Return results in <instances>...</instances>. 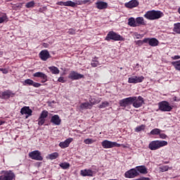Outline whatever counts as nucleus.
I'll list each match as a JSON object with an SVG mask.
<instances>
[{"instance_id": "nucleus-1", "label": "nucleus", "mask_w": 180, "mask_h": 180, "mask_svg": "<svg viewBox=\"0 0 180 180\" xmlns=\"http://www.w3.org/2000/svg\"><path fill=\"white\" fill-rule=\"evenodd\" d=\"M165 146H168L167 141H153L149 143L148 148L152 151H155V150L165 147Z\"/></svg>"}, {"instance_id": "nucleus-2", "label": "nucleus", "mask_w": 180, "mask_h": 180, "mask_svg": "<svg viewBox=\"0 0 180 180\" xmlns=\"http://www.w3.org/2000/svg\"><path fill=\"white\" fill-rule=\"evenodd\" d=\"M143 16L148 20H155V19H160L162 17V13L161 11H149Z\"/></svg>"}, {"instance_id": "nucleus-3", "label": "nucleus", "mask_w": 180, "mask_h": 180, "mask_svg": "<svg viewBox=\"0 0 180 180\" xmlns=\"http://www.w3.org/2000/svg\"><path fill=\"white\" fill-rule=\"evenodd\" d=\"M105 40H107V41H110V40H114V41H124V38L120 36V34H118L113 31H110L107 34Z\"/></svg>"}, {"instance_id": "nucleus-4", "label": "nucleus", "mask_w": 180, "mask_h": 180, "mask_svg": "<svg viewBox=\"0 0 180 180\" xmlns=\"http://www.w3.org/2000/svg\"><path fill=\"white\" fill-rule=\"evenodd\" d=\"M0 180H13L15 179V173L12 171H1Z\"/></svg>"}, {"instance_id": "nucleus-5", "label": "nucleus", "mask_w": 180, "mask_h": 180, "mask_svg": "<svg viewBox=\"0 0 180 180\" xmlns=\"http://www.w3.org/2000/svg\"><path fill=\"white\" fill-rule=\"evenodd\" d=\"M159 110L161 112H171L172 110V107L169 105V103L167 101H162L158 103Z\"/></svg>"}, {"instance_id": "nucleus-6", "label": "nucleus", "mask_w": 180, "mask_h": 180, "mask_svg": "<svg viewBox=\"0 0 180 180\" xmlns=\"http://www.w3.org/2000/svg\"><path fill=\"white\" fill-rule=\"evenodd\" d=\"M101 146L104 148H113V147H120L122 145L117 142L104 140L101 142Z\"/></svg>"}, {"instance_id": "nucleus-7", "label": "nucleus", "mask_w": 180, "mask_h": 180, "mask_svg": "<svg viewBox=\"0 0 180 180\" xmlns=\"http://www.w3.org/2000/svg\"><path fill=\"white\" fill-rule=\"evenodd\" d=\"M133 101H134V98L128 97L120 100L119 104L122 108H127V106H130V105H132Z\"/></svg>"}, {"instance_id": "nucleus-8", "label": "nucleus", "mask_w": 180, "mask_h": 180, "mask_svg": "<svg viewBox=\"0 0 180 180\" xmlns=\"http://www.w3.org/2000/svg\"><path fill=\"white\" fill-rule=\"evenodd\" d=\"M134 101H132V105L134 108H141L143 103H144V99L141 96L136 97L133 96Z\"/></svg>"}, {"instance_id": "nucleus-9", "label": "nucleus", "mask_w": 180, "mask_h": 180, "mask_svg": "<svg viewBox=\"0 0 180 180\" xmlns=\"http://www.w3.org/2000/svg\"><path fill=\"white\" fill-rule=\"evenodd\" d=\"M29 157L32 160H35L36 161H43V157H41V153L39 150H34L29 153Z\"/></svg>"}, {"instance_id": "nucleus-10", "label": "nucleus", "mask_w": 180, "mask_h": 180, "mask_svg": "<svg viewBox=\"0 0 180 180\" xmlns=\"http://www.w3.org/2000/svg\"><path fill=\"white\" fill-rule=\"evenodd\" d=\"M143 42L148 43L151 47H157L160 44V41L155 38H144Z\"/></svg>"}, {"instance_id": "nucleus-11", "label": "nucleus", "mask_w": 180, "mask_h": 180, "mask_svg": "<svg viewBox=\"0 0 180 180\" xmlns=\"http://www.w3.org/2000/svg\"><path fill=\"white\" fill-rule=\"evenodd\" d=\"M139 172H137L136 167L128 170L124 174L125 178H136V176H139Z\"/></svg>"}, {"instance_id": "nucleus-12", "label": "nucleus", "mask_w": 180, "mask_h": 180, "mask_svg": "<svg viewBox=\"0 0 180 180\" xmlns=\"http://www.w3.org/2000/svg\"><path fill=\"white\" fill-rule=\"evenodd\" d=\"M143 81H144L143 76H131L128 79L129 84H140L141 82H143Z\"/></svg>"}, {"instance_id": "nucleus-13", "label": "nucleus", "mask_w": 180, "mask_h": 180, "mask_svg": "<svg viewBox=\"0 0 180 180\" xmlns=\"http://www.w3.org/2000/svg\"><path fill=\"white\" fill-rule=\"evenodd\" d=\"M98 171V170L97 169L94 170H92V169L81 170V175L82 176H94V174H96Z\"/></svg>"}, {"instance_id": "nucleus-14", "label": "nucleus", "mask_w": 180, "mask_h": 180, "mask_svg": "<svg viewBox=\"0 0 180 180\" xmlns=\"http://www.w3.org/2000/svg\"><path fill=\"white\" fill-rule=\"evenodd\" d=\"M33 77L35 78H41V82H47V76L46 74L41 72H37L33 74Z\"/></svg>"}, {"instance_id": "nucleus-15", "label": "nucleus", "mask_w": 180, "mask_h": 180, "mask_svg": "<svg viewBox=\"0 0 180 180\" xmlns=\"http://www.w3.org/2000/svg\"><path fill=\"white\" fill-rule=\"evenodd\" d=\"M33 111H32V109H30V107L24 106L20 110L21 115H27L26 119L29 117V116H32V113Z\"/></svg>"}, {"instance_id": "nucleus-16", "label": "nucleus", "mask_w": 180, "mask_h": 180, "mask_svg": "<svg viewBox=\"0 0 180 180\" xmlns=\"http://www.w3.org/2000/svg\"><path fill=\"white\" fill-rule=\"evenodd\" d=\"M68 78H70V79H72V80L81 79V78H84V75L79 74L75 71H72L70 73Z\"/></svg>"}, {"instance_id": "nucleus-17", "label": "nucleus", "mask_w": 180, "mask_h": 180, "mask_svg": "<svg viewBox=\"0 0 180 180\" xmlns=\"http://www.w3.org/2000/svg\"><path fill=\"white\" fill-rule=\"evenodd\" d=\"M39 57L43 61H46L50 58V53L47 50H43L39 53Z\"/></svg>"}, {"instance_id": "nucleus-18", "label": "nucleus", "mask_w": 180, "mask_h": 180, "mask_svg": "<svg viewBox=\"0 0 180 180\" xmlns=\"http://www.w3.org/2000/svg\"><path fill=\"white\" fill-rule=\"evenodd\" d=\"M139 5V1L137 0H131L128 3H125L124 6L126 8H129V9H131L133 8H136V6Z\"/></svg>"}, {"instance_id": "nucleus-19", "label": "nucleus", "mask_w": 180, "mask_h": 180, "mask_svg": "<svg viewBox=\"0 0 180 180\" xmlns=\"http://www.w3.org/2000/svg\"><path fill=\"white\" fill-rule=\"evenodd\" d=\"M72 138H69L66 139L65 141L60 142L59 143V146L60 147V148H67V147H68L70 144L72 143Z\"/></svg>"}, {"instance_id": "nucleus-20", "label": "nucleus", "mask_w": 180, "mask_h": 180, "mask_svg": "<svg viewBox=\"0 0 180 180\" xmlns=\"http://www.w3.org/2000/svg\"><path fill=\"white\" fill-rule=\"evenodd\" d=\"M51 122L56 126H60V124H61V119H60V116H58V115H53L51 117Z\"/></svg>"}, {"instance_id": "nucleus-21", "label": "nucleus", "mask_w": 180, "mask_h": 180, "mask_svg": "<svg viewBox=\"0 0 180 180\" xmlns=\"http://www.w3.org/2000/svg\"><path fill=\"white\" fill-rule=\"evenodd\" d=\"M2 99H9V98H13L15 96V94L12 93L11 91H6L1 94Z\"/></svg>"}, {"instance_id": "nucleus-22", "label": "nucleus", "mask_w": 180, "mask_h": 180, "mask_svg": "<svg viewBox=\"0 0 180 180\" xmlns=\"http://www.w3.org/2000/svg\"><path fill=\"white\" fill-rule=\"evenodd\" d=\"M97 9H106L108 8V3L105 1H97L96 3Z\"/></svg>"}, {"instance_id": "nucleus-23", "label": "nucleus", "mask_w": 180, "mask_h": 180, "mask_svg": "<svg viewBox=\"0 0 180 180\" xmlns=\"http://www.w3.org/2000/svg\"><path fill=\"white\" fill-rule=\"evenodd\" d=\"M135 20L136 22V27L139 26H144L146 25L144 18L143 17H137Z\"/></svg>"}, {"instance_id": "nucleus-24", "label": "nucleus", "mask_w": 180, "mask_h": 180, "mask_svg": "<svg viewBox=\"0 0 180 180\" xmlns=\"http://www.w3.org/2000/svg\"><path fill=\"white\" fill-rule=\"evenodd\" d=\"M136 171L139 172V174H147V168L146 166H137Z\"/></svg>"}, {"instance_id": "nucleus-25", "label": "nucleus", "mask_w": 180, "mask_h": 180, "mask_svg": "<svg viewBox=\"0 0 180 180\" xmlns=\"http://www.w3.org/2000/svg\"><path fill=\"white\" fill-rule=\"evenodd\" d=\"M80 109H92V105L89 102L82 103L80 106Z\"/></svg>"}, {"instance_id": "nucleus-26", "label": "nucleus", "mask_w": 180, "mask_h": 180, "mask_svg": "<svg viewBox=\"0 0 180 180\" xmlns=\"http://www.w3.org/2000/svg\"><path fill=\"white\" fill-rule=\"evenodd\" d=\"M128 25L129 26H131V27H137V24L134 18H130L128 19Z\"/></svg>"}, {"instance_id": "nucleus-27", "label": "nucleus", "mask_w": 180, "mask_h": 180, "mask_svg": "<svg viewBox=\"0 0 180 180\" xmlns=\"http://www.w3.org/2000/svg\"><path fill=\"white\" fill-rule=\"evenodd\" d=\"M161 131H162L161 129L158 128H155L150 131V134H151L152 136H158L160 135V133H161Z\"/></svg>"}, {"instance_id": "nucleus-28", "label": "nucleus", "mask_w": 180, "mask_h": 180, "mask_svg": "<svg viewBox=\"0 0 180 180\" xmlns=\"http://www.w3.org/2000/svg\"><path fill=\"white\" fill-rule=\"evenodd\" d=\"M49 70L51 71L52 74H60V70L58 69L57 67L55 66H51L49 68Z\"/></svg>"}, {"instance_id": "nucleus-29", "label": "nucleus", "mask_w": 180, "mask_h": 180, "mask_svg": "<svg viewBox=\"0 0 180 180\" xmlns=\"http://www.w3.org/2000/svg\"><path fill=\"white\" fill-rule=\"evenodd\" d=\"M89 102H90V105H91V108H92V106H94V105H97V103H99L101 102V100L90 98H89Z\"/></svg>"}, {"instance_id": "nucleus-30", "label": "nucleus", "mask_w": 180, "mask_h": 180, "mask_svg": "<svg viewBox=\"0 0 180 180\" xmlns=\"http://www.w3.org/2000/svg\"><path fill=\"white\" fill-rule=\"evenodd\" d=\"M173 30L180 34V22L174 24Z\"/></svg>"}, {"instance_id": "nucleus-31", "label": "nucleus", "mask_w": 180, "mask_h": 180, "mask_svg": "<svg viewBox=\"0 0 180 180\" xmlns=\"http://www.w3.org/2000/svg\"><path fill=\"white\" fill-rule=\"evenodd\" d=\"M59 166L63 169H68V168H70V163H68V162H62L59 165Z\"/></svg>"}, {"instance_id": "nucleus-32", "label": "nucleus", "mask_w": 180, "mask_h": 180, "mask_svg": "<svg viewBox=\"0 0 180 180\" xmlns=\"http://www.w3.org/2000/svg\"><path fill=\"white\" fill-rule=\"evenodd\" d=\"M58 155H59L58 153L57 152L53 153L49 155V160H56L58 158Z\"/></svg>"}, {"instance_id": "nucleus-33", "label": "nucleus", "mask_w": 180, "mask_h": 180, "mask_svg": "<svg viewBox=\"0 0 180 180\" xmlns=\"http://www.w3.org/2000/svg\"><path fill=\"white\" fill-rule=\"evenodd\" d=\"M172 65H174V68L178 71H180V60L179 61L172 62Z\"/></svg>"}, {"instance_id": "nucleus-34", "label": "nucleus", "mask_w": 180, "mask_h": 180, "mask_svg": "<svg viewBox=\"0 0 180 180\" xmlns=\"http://www.w3.org/2000/svg\"><path fill=\"white\" fill-rule=\"evenodd\" d=\"M49 116V111L47 110H43L39 116V117L42 119H46Z\"/></svg>"}, {"instance_id": "nucleus-35", "label": "nucleus", "mask_w": 180, "mask_h": 180, "mask_svg": "<svg viewBox=\"0 0 180 180\" xmlns=\"http://www.w3.org/2000/svg\"><path fill=\"white\" fill-rule=\"evenodd\" d=\"M109 106V102L104 101L101 105H98L99 109H103V108H108Z\"/></svg>"}, {"instance_id": "nucleus-36", "label": "nucleus", "mask_w": 180, "mask_h": 180, "mask_svg": "<svg viewBox=\"0 0 180 180\" xmlns=\"http://www.w3.org/2000/svg\"><path fill=\"white\" fill-rule=\"evenodd\" d=\"M65 6H71L72 8H75V2L72 1H65Z\"/></svg>"}, {"instance_id": "nucleus-37", "label": "nucleus", "mask_w": 180, "mask_h": 180, "mask_svg": "<svg viewBox=\"0 0 180 180\" xmlns=\"http://www.w3.org/2000/svg\"><path fill=\"white\" fill-rule=\"evenodd\" d=\"M144 129H146V125L142 124L141 126L136 127L135 129V131H136V133H139V131L144 130Z\"/></svg>"}, {"instance_id": "nucleus-38", "label": "nucleus", "mask_w": 180, "mask_h": 180, "mask_svg": "<svg viewBox=\"0 0 180 180\" xmlns=\"http://www.w3.org/2000/svg\"><path fill=\"white\" fill-rule=\"evenodd\" d=\"M45 122H46V119L41 118V117H39L38 119L39 126H43V124H44Z\"/></svg>"}, {"instance_id": "nucleus-39", "label": "nucleus", "mask_w": 180, "mask_h": 180, "mask_svg": "<svg viewBox=\"0 0 180 180\" xmlns=\"http://www.w3.org/2000/svg\"><path fill=\"white\" fill-rule=\"evenodd\" d=\"M95 140H94L93 139H84V143L85 144H92L94 143H95Z\"/></svg>"}, {"instance_id": "nucleus-40", "label": "nucleus", "mask_w": 180, "mask_h": 180, "mask_svg": "<svg viewBox=\"0 0 180 180\" xmlns=\"http://www.w3.org/2000/svg\"><path fill=\"white\" fill-rule=\"evenodd\" d=\"M169 169V167L168 166H162L160 167V172H167Z\"/></svg>"}, {"instance_id": "nucleus-41", "label": "nucleus", "mask_w": 180, "mask_h": 180, "mask_svg": "<svg viewBox=\"0 0 180 180\" xmlns=\"http://www.w3.org/2000/svg\"><path fill=\"white\" fill-rule=\"evenodd\" d=\"M34 6V1H32L25 4V8H33Z\"/></svg>"}, {"instance_id": "nucleus-42", "label": "nucleus", "mask_w": 180, "mask_h": 180, "mask_svg": "<svg viewBox=\"0 0 180 180\" xmlns=\"http://www.w3.org/2000/svg\"><path fill=\"white\" fill-rule=\"evenodd\" d=\"M33 84V80L30 79H27L24 82V85H32Z\"/></svg>"}, {"instance_id": "nucleus-43", "label": "nucleus", "mask_w": 180, "mask_h": 180, "mask_svg": "<svg viewBox=\"0 0 180 180\" xmlns=\"http://www.w3.org/2000/svg\"><path fill=\"white\" fill-rule=\"evenodd\" d=\"M89 2H91V0H84V1H82L80 2H78L77 4L79 5H85L86 4H89Z\"/></svg>"}, {"instance_id": "nucleus-44", "label": "nucleus", "mask_w": 180, "mask_h": 180, "mask_svg": "<svg viewBox=\"0 0 180 180\" xmlns=\"http://www.w3.org/2000/svg\"><path fill=\"white\" fill-rule=\"evenodd\" d=\"M68 34L73 35L76 34V30L75 29L70 28L68 30Z\"/></svg>"}, {"instance_id": "nucleus-45", "label": "nucleus", "mask_w": 180, "mask_h": 180, "mask_svg": "<svg viewBox=\"0 0 180 180\" xmlns=\"http://www.w3.org/2000/svg\"><path fill=\"white\" fill-rule=\"evenodd\" d=\"M91 65L94 68L98 67V65H99V62L98 60H94L91 62Z\"/></svg>"}, {"instance_id": "nucleus-46", "label": "nucleus", "mask_w": 180, "mask_h": 180, "mask_svg": "<svg viewBox=\"0 0 180 180\" xmlns=\"http://www.w3.org/2000/svg\"><path fill=\"white\" fill-rule=\"evenodd\" d=\"M32 86H34V88H39V86H41V84L37 82H33Z\"/></svg>"}, {"instance_id": "nucleus-47", "label": "nucleus", "mask_w": 180, "mask_h": 180, "mask_svg": "<svg viewBox=\"0 0 180 180\" xmlns=\"http://www.w3.org/2000/svg\"><path fill=\"white\" fill-rule=\"evenodd\" d=\"M134 36L136 39H142L143 36L137 32L134 33Z\"/></svg>"}, {"instance_id": "nucleus-48", "label": "nucleus", "mask_w": 180, "mask_h": 180, "mask_svg": "<svg viewBox=\"0 0 180 180\" xmlns=\"http://www.w3.org/2000/svg\"><path fill=\"white\" fill-rule=\"evenodd\" d=\"M6 19H7L6 16L0 17V23H4V22H5Z\"/></svg>"}, {"instance_id": "nucleus-49", "label": "nucleus", "mask_w": 180, "mask_h": 180, "mask_svg": "<svg viewBox=\"0 0 180 180\" xmlns=\"http://www.w3.org/2000/svg\"><path fill=\"white\" fill-rule=\"evenodd\" d=\"M159 136H160V139H167V135H166L165 134H161V133H160V134H159Z\"/></svg>"}, {"instance_id": "nucleus-50", "label": "nucleus", "mask_w": 180, "mask_h": 180, "mask_svg": "<svg viewBox=\"0 0 180 180\" xmlns=\"http://www.w3.org/2000/svg\"><path fill=\"white\" fill-rule=\"evenodd\" d=\"M57 5H60V6H65V1H59L57 3Z\"/></svg>"}, {"instance_id": "nucleus-51", "label": "nucleus", "mask_w": 180, "mask_h": 180, "mask_svg": "<svg viewBox=\"0 0 180 180\" xmlns=\"http://www.w3.org/2000/svg\"><path fill=\"white\" fill-rule=\"evenodd\" d=\"M58 82H62L63 84H64V82H65V80H64V77H60L58 79Z\"/></svg>"}, {"instance_id": "nucleus-52", "label": "nucleus", "mask_w": 180, "mask_h": 180, "mask_svg": "<svg viewBox=\"0 0 180 180\" xmlns=\"http://www.w3.org/2000/svg\"><path fill=\"white\" fill-rule=\"evenodd\" d=\"M0 71L3 72V74H8V71L7 69L0 68Z\"/></svg>"}, {"instance_id": "nucleus-53", "label": "nucleus", "mask_w": 180, "mask_h": 180, "mask_svg": "<svg viewBox=\"0 0 180 180\" xmlns=\"http://www.w3.org/2000/svg\"><path fill=\"white\" fill-rule=\"evenodd\" d=\"M143 43H144L143 41L139 40L137 41L136 44H139V46H142Z\"/></svg>"}, {"instance_id": "nucleus-54", "label": "nucleus", "mask_w": 180, "mask_h": 180, "mask_svg": "<svg viewBox=\"0 0 180 180\" xmlns=\"http://www.w3.org/2000/svg\"><path fill=\"white\" fill-rule=\"evenodd\" d=\"M74 1L73 2H75V6H77V5H79V4H78V2H81L82 1L81 0H73Z\"/></svg>"}, {"instance_id": "nucleus-55", "label": "nucleus", "mask_w": 180, "mask_h": 180, "mask_svg": "<svg viewBox=\"0 0 180 180\" xmlns=\"http://www.w3.org/2000/svg\"><path fill=\"white\" fill-rule=\"evenodd\" d=\"M173 58H174V60H179L180 56H174Z\"/></svg>"}, {"instance_id": "nucleus-56", "label": "nucleus", "mask_w": 180, "mask_h": 180, "mask_svg": "<svg viewBox=\"0 0 180 180\" xmlns=\"http://www.w3.org/2000/svg\"><path fill=\"white\" fill-rule=\"evenodd\" d=\"M139 180H150V178H148V177H143V178L139 179Z\"/></svg>"}, {"instance_id": "nucleus-57", "label": "nucleus", "mask_w": 180, "mask_h": 180, "mask_svg": "<svg viewBox=\"0 0 180 180\" xmlns=\"http://www.w3.org/2000/svg\"><path fill=\"white\" fill-rule=\"evenodd\" d=\"M43 46L45 47V48H47V47H49V44L44 43Z\"/></svg>"}, {"instance_id": "nucleus-58", "label": "nucleus", "mask_w": 180, "mask_h": 180, "mask_svg": "<svg viewBox=\"0 0 180 180\" xmlns=\"http://www.w3.org/2000/svg\"><path fill=\"white\" fill-rule=\"evenodd\" d=\"M4 123H5V122H4V121H0V126H2V124H4Z\"/></svg>"}, {"instance_id": "nucleus-59", "label": "nucleus", "mask_w": 180, "mask_h": 180, "mask_svg": "<svg viewBox=\"0 0 180 180\" xmlns=\"http://www.w3.org/2000/svg\"><path fill=\"white\" fill-rule=\"evenodd\" d=\"M178 13H179V15H180V7L178 8Z\"/></svg>"}, {"instance_id": "nucleus-60", "label": "nucleus", "mask_w": 180, "mask_h": 180, "mask_svg": "<svg viewBox=\"0 0 180 180\" xmlns=\"http://www.w3.org/2000/svg\"><path fill=\"white\" fill-rule=\"evenodd\" d=\"M6 1H7V2H9V1H12V0H6Z\"/></svg>"}, {"instance_id": "nucleus-61", "label": "nucleus", "mask_w": 180, "mask_h": 180, "mask_svg": "<svg viewBox=\"0 0 180 180\" xmlns=\"http://www.w3.org/2000/svg\"><path fill=\"white\" fill-rule=\"evenodd\" d=\"M175 98H176V97H174ZM174 101H176V99H174Z\"/></svg>"}]
</instances>
